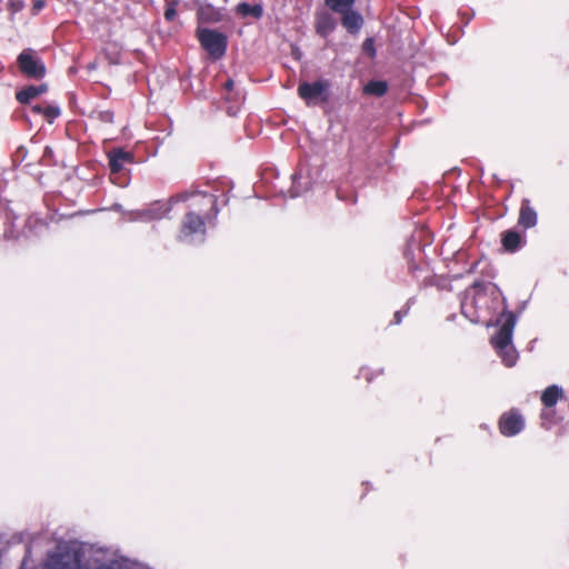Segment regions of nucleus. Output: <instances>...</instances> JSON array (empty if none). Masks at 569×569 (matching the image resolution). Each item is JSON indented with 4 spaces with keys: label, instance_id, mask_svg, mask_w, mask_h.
Segmentation results:
<instances>
[{
    "label": "nucleus",
    "instance_id": "obj_1",
    "mask_svg": "<svg viewBox=\"0 0 569 569\" xmlns=\"http://www.w3.org/2000/svg\"><path fill=\"white\" fill-rule=\"evenodd\" d=\"M217 202V194L193 188L171 196V203H182L186 211H192L210 220L218 214Z\"/></svg>",
    "mask_w": 569,
    "mask_h": 569
},
{
    "label": "nucleus",
    "instance_id": "obj_2",
    "mask_svg": "<svg viewBox=\"0 0 569 569\" xmlns=\"http://www.w3.org/2000/svg\"><path fill=\"white\" fill-rule=\"evenodd\" d=\"M197 39L212 60H219L226 54L228 38L224 33L203 28L197 30Z\"/></svg>",
    "mask_w": 569,
    "mask_h": 569
},
{
    "label": "nucleus",
    "instance_id": "obj_3",
    "mask_svg": "<svg viewBox=\"0 0 569 569\" xmlns=\"http://www.w3.org/2000/svg\"><path fill=\"white\" fill-rule=\"evenodd\" d=\"M211 221L204 217L186 211L181 219L177 240L181 242H193L197 237L203 238L206 234V223Z\"/></svg>",
    "mask_w": 569,
    "mask_h": 569
},
{
    "label": "nucleus",
    "instance_id": "obj_4",
    "mask_svg": "<svg viewBox=\"0 0 569 569\" xmlns=\"http://www.w3.org/2000/svg\"><path fill=\"white\" fill-rule=\"evenodd\" d=\"M517 317L515 312L503 310L499 318L498 323L500 325L499 330L491 338L490 342L497 352L502 351L511 342L513 328L516 326Z\"/></svg>",
    "mask_w": 569,
    "mask_h": 569
},
{
    "label": "nucleus",
    "instance_id": "obj_5",
    "mask_svg": "<svg viewBox=\"0 0 569 569\" xmlns=\"http://www.w3.org/2000/svg\"><path fill=\"white\" fill-rule=\"evenodd\" d=\"M17 64L22 74L32 79H41L46 74V67L32 49H24L18 56Z\"/></svg>",
    "mask_w": 569,
    "mask_h": 569
},
{
    "label": "nucleus",
    "instance_id": "obj_6",
    "mask_svg": "<svg viewBox=\"0 0 569 569\" xmlns=\"http://www.w3.org/2000/svg\"><path fill=\"white\" fill-rule=\"evenodd\" d=\"M330 87L329 81L318 80L312 83L302 82L298 86V96L303 99L307 104H310L316 99H320L321 102H328L329 94L328 89Z\"/></svg>",
    "mask_w": 569,
    "mask_h": 569
},
{
    "label": "nucleus",
    "instance_id": "obj_7",
    "mask_svg": "<svg viewBox=\"0 0 569 569\" xmlns=\"http://www.w3.org/2000/svg\"><path fill=\"white\" fill-rule=\"evenodd\" d=\"M498 428L502 436L513 437L523 430L525 419L518 409L512 408L500 416Z\"/></svg>",
    "mask_w": 569,
    "mask_h": 569
},
{
    "label": "nucleus",
    "instance_id": "obj_8",
    "mask_svg": "<svg viewBox=\"0 0 569 569\" xmlns=\"http://www.w3.org/2000/svg\"><path fill=\"white\" fill-rule=\"evenodd\" d=\"M43 569H112L108 565H99L94 568L81 566L80 559L76 556L72 560L62 553H51L43 566Z\"/></svg>",
    "mask_w": 569,
    "mask_h": 569
},
{
    "label": "nucleus",
    "instance_id": "obj_9",
    "mask_svg": "<svg viewBox=\"0 0 569 569\" xmlns=\"http://www.w3.org/2000/svg\"><path fill=\"white\" fill-rule=\"evenodd\" d=\"M108 159L110 172L116 174L121 172L127 163H132L134 156L122 148H113L108 152Z\"/></svg>",
    "mask_w": 569,
    "mask_h": 569
},
{
    "label": "nucleus",
    "instance_id": "obj_10",
    "mask_svg": "<svg viewBox=\"0 0 569 569\" xmlns=\"http://www.w3.org/2000/svg\"><path fill=\"white\" fill-rule=\"evenodd\" d=\"M538 222V214L535 208L531 206L529 199L525 198L521 200L519 216H518V226L523 229L533 228Z\"/></svg>",
    "mask_w": 569,
    "mask_h": 569
},
{
    "label": "nucleus",
    "instance_id": "obj_11",
    "mask_svg": "<svg viewBox=\"0 0 569 569\" xmlns=\"http://www.w3.org/2000/svg\"><path fill=\"white\" fill-rule=\"evenodd\" d=\"M337 27V21L331 13L327 11H320L316 13L315 29L317 34L322 38H327L331 34Z\"/></svg>",
    "mask_w": 569,
    "mask_h": 569
},
{
    "label": "nucleus",
    "instance_id": "obj_12",
    "mask_svg": "<svg viewBox=\"0 0 569 569\" xmlns=\"http://www.w3.org/2000/svg\"><path fill=\"white\" fill-rule=\"evenodd\" d=\"M176 203H171V197L168 201H156L149 208L144 209L141 212V217L146 220H160L166 218L168 213L171 211L172 207Z\"/></svg>",
    "mask_w": 569,
    "mask_h": 569
},
{
    "label": "nucleus",
    "instance_id": "obj_13",
    "mask_svg": "<svg viewBox=\"0 0 569 569\" xmlns=\"http://www.w3.org/2000/svg\"><path fill=\"white\" fill-rule=\"evenodd\" d=\"M525 243L526 238L519 231L509 229L501 233V246L507 252H517Z\"/></svg>",
    "mask_w": 569,
    "mask_h": 569
},
{
    "label": "nucleus",
    "instance_id": "obj_14",
    "mask_svg": "<svg viewBox=\"0 0 569 569\" xmlns=\"http://www.w3.org/2000/svg\"><path fill=\"white\" fill-rule=\"evenodd\" d=\"M341 16V24L342 27L349 32V33H357L362 24L363 19L361 14L357 11H355L352 8L347 9V11H342L339 13Z\"/></svg>",
    "mask_w": 569,
    "mask_h": 569
},
{
    "label": "nucleus",
    "instance_id": "obj_15",
    "mask_svg": "<svg viewBox=\"0 0 569 569\" xmlns=\"http://www.w3.org/2000/svg\"><path fill=\"white\" fill-rule=\"evenodd\" d=\"M565 398V392L562 388L557 385H551L547 387L541 393L540 400L541 403L546 407V409H550L556 406L558 400Z\"/></svg>",
    "mask_w": 569,
    "mask_h": 569
},
{
    "label": "nucleus",
    "instance_id": "obj_16",
    "mask_svg": "<svg viewBox=\"0 0 569 569\" xmlns=\"http://www.w3.org/2000/svg\"><path fill=\"white\" fill-rule=\"evenodd\" d=\"M48 89L47 84H40V86H29L24 89L18 91L16 93V99L24 104L28 103L31 99L40 96L41 93L46 92Z\"/></svg>",
    "mask_w": 569,
    "mask_h": 569
},
{
    "label": "nucleus",
    "instance_id": "obj_17",
    "mask_svg": "<svg viewBox=\"0 0 569 569\" xmlns=\"http://www.w3.org/2000/svg\"><path fill=\"white\" fill-rule=\"evenodd\" d=\"M388 92V83L383 80H370L363 87V93L368 96L382 97Z\"/></svg>",
    "mask_w": 569,
    "mask_h": 569
},
{
    "label": "nucleus",
    "instance_id": "obj_18",
    "mask_svg": "<svg viewBox=\"0 0 569 569\" xmlns=\"http://www.w3.org/2000/svg\"><path fill=\"white\" fill-rule=\"evenodd\" d=\"M237 12L243 17L252 16L257 19L261 18L263 10L260 4H250L241 2L237 6Z\"/></svg>",
    "mask_w": 569,
    "mask_h": 569
},
{
    "label": "nucleus",
    "instance_id": "obj_19",
    "mask_svg": "<svg viewBox=\"0 0 569 569\" xmlns=\"http://www.w3.org/2000/svg\"><path fill=\"white\" fill-rule=\"evenodd\" d=\"M356 0H325V4L336 13L353 8Z\"/></svg>",
    "mask_w": 569,
    "mask_h": 569
},
{
    "label": "nucleus",
    "instance_id": "obj_20",
    "mask_svg": "<svg viewBox=\"0 0 569 569\" xmlns=\"http://www.w3.org/2000/svg\"><path fill=\"white\" fill-rule=\"evenodd\" d=\"M413 299L411 298L402 306L400 310H397L393 313V319L390 323L396 326L400 325L402 319L409 315Z\"/></svg>",
    "mask_w": 569,
    "mask_h": 569
},
{
    "label": "nucleus",
    "instance_id": "obj_21",
    "mask_svg": "<svg viewBox=\"0 0 569 569\" xmlns=\"http://www.w3.org/2000/svg\"><path fill=\"white\" fill-rule=\"evenodd\" d=\"M61 111L59 107L48 104L43 109V116L49 123H52L54 119L60 116Z\"/></svg>",
    "mask_w": 569,
    "mask_h": 569
},
{
    "label": "nucleus",
    "instance_id": "obj_22",
    "mask_svg": "<svg viewBox=\"0 0 569 569\" xmlns=\"http://www.w3.org/2000/svg\"><path fill=\"white\" fill-rule=\"evenodd\" d=\"M212 188L216 191L221 190L222 194H224L226 192L231 190L232 186H231V182L228 179H222V180H219V181H214L213 184H212Z\"/></svg>",
    "mask_w": 569,
    "mask_h": 569
},
{
    "label": "nucleus",
    "instance_id": "obj_23",
    "mask_svg": "<svg viewBox=\"0 0 569 569\" xmlns=\"http://www.w3.org/2000/svg\"><path fill=\"white\" fill-rule=\"evenodd\" d=\"M97 119L104 123H112L114 113L111 110H101L97 112Z\"/></svg>",
    "mask_w": 569,
    "mask_h": 569
},
{
    "label": "nucleus",
    "instance_id": "obj_24",
    "mask_svg": "<svg viewBox=\"0 0 569 569\" xmlns=\"http://www.w3.org/2000/svg\"><path fill=\"white\" fill-rule=\"evenodd\" d=\"M163 17L167 21L171 22L177 17L176 2H171L167 6Z\"/></svg>",
    "mask_w": 569,
    "mask_h": 569
},
{
    "label": "nucleus",
    "instance_id": "obj_25",
    "mask_svg": "<svg viewBox=\"0 0 569 569\" xmlns=\"http://www.w3.org/2000/svg\"><path fill=\"white\" fill-rule=\"evenodd\" d=\"M550 412L548 410H543L541 412V426L546 429H550L552 421L549 419Z\"/></svg>",
    "mask_w": 569,
    "mask_h": 569
},
{
    "label": "nucleus",
    "instance_id": "obj_26",
    "mask_svg": "<svg viewBox=\"0 0 569 569\" xmlns=\"http://www.w3.org/2000/svg\"><path fill=\"white\" fill-rule=\"evenodd\" d=\"M46 6L44 0H34L32 6V12L37 14L40 10H42Z\"/></svg>",
    "mask_w": 569,
    "mask_h": 569
},
{
    "label": "nucleus",
    "instance_id": "obj_27",
    "mask_svg": "<svg viewBox=\"0 0 569 569\" xmlns=\"http://www.w3.org/2000/svg\"><path fill=\"white\" fill-rule=\"evenodd\" d=\"M470 288H472V289H477V290H480V291H485L486 286H485V283H483L482 281L477 280V281H475V282L470 286Z\"/></svg>",
    "mask_w": 569,
    "mask_h": 569
},
{
    "label": "nucleus",
    "instance_id": "obj_28",
    "mask_svg": "<svg viewBox=\"0 0 569 569\" xmlns=\"http://www.w3.org/2000/svg\"><path fill=\"white\" fill-rule=\"evenodd\" d=\"M502 359L506 367H512L516 363V358L508 357Z\"/></svg>",
    "mask_w": 569,
    "mask_h": 569
},
{
    "label": "nucleus",
    "instance_id": "obj_29",
    "mask_svg": "<svg viewBox=\"0 0 569 569\" xmlns=\"http://www.w3.org/2000/svg\"><path fill=\"white\" fill-rule=\"evenodd\" d=\"M10 4L14 10H20L22 8V1L21 0H11Z\"/></svg>",
    "mask_w": 569,
    "mask_h": 569
},
{
    "label": "nucleus",
    "instance_id": "obj_30",
    "mask_svg": "<svg viewBox=\"0 0 569 569\" xmlns=\"http://www.w3.org/2000/svg\"><path fill=\"white\" fill-rule=\"evenodd\" d=\"M43 109H44V107H42L40 104L32 106V108H31L32 112L37 113V114H43Z\"/></svg>",
    "mask_w": 569,
    "mask_h": 569
},
{
    "label": "nucleus",
    "instance_id": "obj_31",
    "mask_svg": "<svg viewBox=\"0 0 569 569\" xmlns=\"http://www.w3.org/2000/svg\"><path fill=\"white\" fill-rule=\"evenodd\" d=\"M233 86H234V82H233V80H232V79H228V80L226 81V83H224V88H226V90H228V91H231V90L233 89Z\"/></svg>",
    "mask_w": 569,
    "mask_h": 569
},
{
    "label": "nucleus",
    "instance_id": "obj_32",
    "mask_svg": "<svg viewBox=\"0 0 569 569\" xmlns=\"http://www.w3.org/2000/svg\"><path fill=\"white\" fill-rule=\"evenodd\" d=\"M367 46H370L372 52L375 51L373 48H372V41L371 39H368L367 41H365V48L367 49Z\"/></svg>",
    "mask_w": 569,
    "mask_h": 569
}]
</instances>
